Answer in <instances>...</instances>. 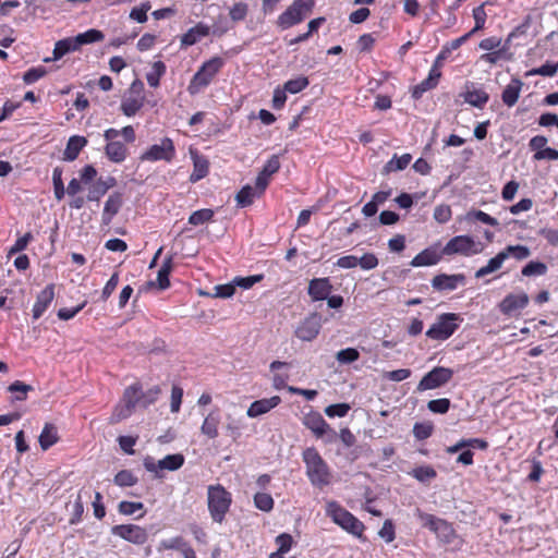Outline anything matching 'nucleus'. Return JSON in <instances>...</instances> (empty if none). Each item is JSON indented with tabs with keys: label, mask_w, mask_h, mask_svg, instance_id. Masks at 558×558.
I'll return each instance as SVG.
<instances>
[{
	"label": "nucleus",
	"mask_w": 558,
	"mask_h": 558,
	"mask_svg": "<svg viewBox=\"0 0 558 558\" xmlns=\"http://www.w3.org/2000/svg\"><path fill=\"white\" fill-rule=\"evenodd\" d=\"M58 441V430L56 426L52 424L47 423L40 435H39V445L43 450L49 449L51 446H53Z\"/></svg>",
	"instance_id": "72a5a7b5"
},
{
	"label": "nucleus",
	"mask_w": 558,
	"mask_h": 558,
	"mask_svg": "<svg viewBox=\"0 0 558 558\" xmlns=\"http://www.w3.org/2000/svg\"><path fill=\"white\" fill-rule=\"evenodd\" d=\"M171 270V258H168L157 272L158 286L161 290L167 289L170 284L169 275Z\"/></svg>",
	"instance_id": "13d9d810"
},
{
	"label": "nucleus",
	"mask_w": 558,
	"mask_h": 558,
	"mask_svg": "<svg viewBox=\"0 0 558 558\" xmlns=\"http://www.w3.org/2000/svg\"><path fill=\"white\" fill-rule=\"evenodd\" d=\"M522 86V81L514 77L505 87L501 94V100L507 107L511 108L517 104L521 94Z\"/></svg>",
	"instance_id": "393cba45"
},
{
	"label": "nucleus",
	"mask_w": 558,
	"mask_h": 558,
	"mask_svg": "<svg viewBox=\"0 0 558 558\" xmlns=\"http://www.w3.org/2000/svg\"><path fill=\"white\" fill-rule=\"evenodd\" d=\"M547 271V266L542 262H529L523 268H522V275L525 277L531 276H543Z\"/></svg>",
	"instance_id": "603ef678"
},
{
	"label": "nucleus",
	"mask_w": 558,
	"mask_h": 558,
	"mask_svg": "<svg viewBox=\"0 0 558 558\" xmlns=\"http://www.w3.org/2000/svg\"><path fill=\"white\" fill-rule=\"evenodd\" d=\"M468 220H476L482 223L492 226V227H498L499 222L496 218L489 216L488 214L482 211V210H471L466 215Z\"/></svg>",
	"instance_id": "864d4df0"
},
{
	"label": "nucleus",
	"mask_w": 558,
	"mask_h": 558,
	"mask_svg": "<svg viewBox=\"0 0 558 558\" xmlns=\"http://www.w3.org/2000/svg\"><path fill=\"white\" fill-rule=\"evenodd\" d=\"M445 254L440 248V243H435L420 252L410 263L412 267L433 266L440 262Z\"/></svg>",
	"instance_id": "f3484780"
},
{
	"label": "nucleus",
	"mask_w": 558,
	"mask_h": 558,
	"mask_svg": "<svg viewBox=\"0 0 558 558\" xmlns=\"http://www.w3.org/2000/svg\"><path fill=\"white\" fill-rule=\"evenodd\" d=\"M116 184V179L108 177L107 179H98L88 190L87 199L98 202L109 189Z\"/></svg>",
	"instance_id": "a878e982"
},
{
	"label": "nucleus",
	"mask_w": 558,
	"mask_h": 558,
	"mask_svg": "<svg viewBox=\"0 0 558 558\" xmlns=\"http://www.w3.org/2000/svg\"><path fill=\"white\" fill-rule=\"evenodd\" d=\"M303 424L318 438L323 437L327 433H331L332 435L336 434L324 420L323 415L315 411H311L304 415Z\"/></svg>",
	"instance_id": "6ab92c4d"
},
{
	"label": "nucleus",
	"mask_w": 558,
	"mask_h": 558,
	"mask_svg": "<svg viewBox=\"0 0 558 558\" xmlns=\"http://www.w3.org/2000/svg\"><path fill=\"white\" fill-rule=\"evenodd\" d=\"M464 101L476 108H484L489 100V95L484 88L477 87L474 83H468L465 90L461 94Z\"/></svg>",
	"instance_id": "412c9836"
},
{
	"label": "nucleus",
	"mask_w": 558,
	"mask_h": 558,
	"mask_svg": "<svg viewBox=\"0 0 558 558\" xmlns=\"http://www.w3.org/2000/svg\"><path fill=\"white\" fill-rule=\"evenodd\" d=\"M111 533L135 545H143L148 539L147 531L136 524H119L111 529Z\"/></svg>",
	"instance_id": "4468645a"
},
{
	"label": "nucleus",
	"mask_w": 558,
	"mask_h": 558,
	"mask_svg": "<svg viewBox=\"0 0 558 558\" xmlns=\"http://www.w3.org/2000/svg\"><path fill=\"white\" fill-rule=\"evenodd\" d=\"M414 514L422 522V525L435 533L442 544L451 546V549L454 551L462 549L464 539L457 534L449 522L434 514L426 513L420 508L415 509Z\"/></svg>",
	"instance_id": "f257e3e1"
},
{
	"label": "nucleus",
	"mask_w": 558,
	"mask_h": 558,
	"mask_svg": "<svg viewBox=\"0 0 558 558\" xmlns=\"http://www.w3.org/2000/svg\"><path fill=\"white\" fill-rule=\"evenodd\" d=\"M434 426L429 422L415 423L413 426V435L417 440H425L433 434Z\"/></svg>",
	"instance_id": "5fc2aeb1"
},
{
	"label": "nucleus",
	"mask_w": 558,
	"mask_h": 558,
	"mask_svg": "<svg viewBox=\"0 0 558 558\" xmlns=\"http://www.w3.org/2000/svg\"><path fill=\"white\" fill-rule=\"evenodd\" d=\"M47 73V70L45 66H34V68H31L28 69L24 75H23V80L26 84H34L36 83L38 80H40L41 77H44Z\"/></svg>",
	"instance_id": "0e129e2a"
},
{
	"label": "nucleus",
	"mask_w": 558,
	"mask_h": 558,
	"mask_svg": "<svg viewBox=\"0 0 558 558\" xmlns=\"http://www.w3.org/2000/svg\"><path fill=\"white\" fill-rule=\"evenodd\" d=\"M465 282V277L462 274L446 275L440 274L433 278L432 287L438 291H453L460 284Z\"/></svg>",
	"instance_id": "4be33fe9"
},
{
	"label": "nucleus",
	"mask_w": 558,
	"mask_h": 558,
	"mask_svg": "<svg viewBox=\"0 0 558 558\" xmlns=\"http://www.w3.org/2000/svg\"><path fill=\"white\" fill-rule=\"evenodd\" d=\"M450 404H451V402L449 399L440 398V399L430 400L427 403V409L433 413L445 414L449 411Z\"/></svg>",
	"instance_id": "e2e57ef3"
},
{
	"label": "nucleus",
	"mask_w": 558,
	"mask_h": 558,
	"mask_svg": "<svg viewBox=\"0 0 558 558\" xmlns=\"http://www.w3.org/2000/svg\"><path fill=\"white\" fill-rule=\"evenodd\" d=\"M243 423L240 418H232L228 416L226 424L227 434L233 439L238 440L242 435Z\"/></svg>",
	"instance_id": "bf43d9fd"
},
{
	"label": "nucleus",
	"mask_w": 558,
	"mask_h": 558,
	"mask_svg": "<svg viewBox=\"0 0 558 558\" xmlns=\"http://www.w3.org/2000/svg\"><path fill=\"white\" fill-rule=\"evenodd\" d=\"M83 513H84V502H83L81 493H78L76 499L74 500V502L72 505L71 518L69 520V523L71 525H75V524L80 523L82 520Z\"/></svg>",
	"instance_id": "6e6d98bb"
},
{
	"label": "nucleus",
	"mask_w": 558,
	"mask_h": 558,
	"mask_svg": "<svg viewBox=\"0 0 558 558\" xmlns=\"http://www.w3.org/2000/svg\"><path fill=\"white\" fill-rule=\"evenodd\" d=\"M192 159L194 169L190 177V181L195 183L208 174L209 162L206 157L198 155L197 153H192Z\"/></svg>",
	"instance_id": "c85d7f7f"
},
{
	"label": "nucleus",
	"mask_w": 558,
	"mask_h": 558,
	"mask_svg": "<svg viewBox=\"0 0 558 558\" xmlns=\"http://www.w3.org/2000/svg\"><path fill=\"white\" fill-rule=\"evenodd\" d=\"M501 252L507 254V259L513 257L517 260H523L531 255L530 248L521 244L508 245Z\"/></svg>",
	"instance_id": "c03bdc74"
},
{
	"label": "nucleus",
	"mask_w": 558,
	"mask_h": 558,
	"mask_svg": "<svg viewBox=\"0 0 558 558\" xmlns=\"http://www.w3.org/2000/svg\"><path fill=\"white\" fill-rule=\"evenodd\" d=\"M505 260H507V254L500 251L496 256L490 258L485 266L476 270L475 278H484L485 276L499 270Z\"/></svg>",
	"instance_id": "2f4dec72"
},
{
	"label": "nucleus",
	"mask_w": 558,
	"mask_h": 558,
	"mask_svg": "<svg viewBox=\"0 0 558 558\" xmlns=\"http://www.w3.org/2000/svg\"><path fill=\"white\" fill-rule=\"evenodd\" d=\"M482 252V246L471 235H456L442 247L445 255L472 256Z\"/></svg>",
	"instance_id": "1a4fd4ad"
},
{
	"label": "nucleus",
	"mask_w": 558,
	"mask_h": 558,
	"mask_svg": "<svg viewBox=\"0 0 558 558\" xmlns=\"http://www.w3.org/2000/svg\"><path fill=\"white\" fill-rule=\"evenodd\" d=\"M558 72V61L557 62H546L543 65L538 68L531 69L526 72V76H546V77H553Z\"/></svg>",
	"instance_id": "79ce46f5"
},
{
	"label": "nucleus",
	"mask_w": 558,
	"mask_h": 558,
	"mask_svg": "<svg viewBox=\"0 0 558 558\" xmlns=\"http://www.w3.org/2000/svg\"><path fill=\"white\" fill-rule=\"evenodd\" d=\"M208 34V26L199 23L196 26L190 28L185 34H183V36L181 37V45L185 47L193 46L203 37H206Z\"/></svg>",
	"instance_id": "c756f323"
},
{
	"label": "nucleus",
	"mask_w": 558,
	"mask_h": 558,
	"mask_svg": "<svg viewBox=\"0 0 558 558\" xmlns=\"http://www.w3.org/2000/svg\"><path fill=\"white\" fill-rule=\"evenodd\" d=\"M78 49L88 44L98 43L104 39V34L95 28H90L84 33H80L74 36Z\"/></svg>",
	"instance_id": "a19ab883"
},
{
	"label": "nucleus",
	"mask_w": 558,
	"mask_h": 558,
	"mask_svg": "<svg viewBox=\"0 0 558 558\" xmlns=\"http://www.w3.org/2000/svg\"><path fill=\"white\" fill-rule=\"evenodd\" d=\"M144 83L141 80H135L131 83L129 89L122 97L120 110L129 118L134 117L144 106Z\"/></svg>",
	"instance_id": "6e6552de"
},
{
	"label": "nucleus",
	"mask_w": 558,
	"mask_h": 558,
	"mask_svg": "<svg viewBox=\"0 0 558 558\" xmlns=\"http://www.w3.org/2000/svg\"><path fill=\"white\" fill-rule=\"evenodd\" d=\"M225 60L221 57H213L205 61L197 72L193 75L187 90L191 95L199 93L207 87L216 74L223 68Z\"/></svg>",
	"instance_id": "39448f33"
},
{
	"label": "nucleus",
	"mask_w": 558,
	"mask_h": 558,
	"mask_svg": "<svg viewBox=\"0 0 558 558\" xmlns=\"http://www.w3.org/2000/svg\"><path fill=\"white\" fill-rule=\"evenodd\" d=\"M326 515L332 522L339 525L345 532L361 538L365 526L362 521L354 517L350 511L340 506L337 501H328L326 505Z\"/></svg>",
	"instance_id": "20e7f679"
},
{
	"label": "nucleus",
	"mask_w": 558,
	"mask_h": 558,
	"mask_svg": "<svg viewBox=\"0 0 558 558\" xmlns=\"http://www.w3.org/2000/svg\"><path fill=\"white\" fill-rule=\"evenodd\" d=\"M412 160L410 154H403L402 156L393 155V157L385 165L384 171L386 173L401 171L405 169Z\"/></svg>",
	"instance_id": "4c0bfd02"
},
{
	"label": "nucleus",
	"mask_w": 558,
	"mask_h": 558,
	"mask_svg": "<svg viewBox=\"0 0 558 558\" xmlns=\"http://www.w3.org/2000/svg\"><path fill=\"white\" fill-rule=\"evenodd\" d=\"M254 505L257 509L269 512L274 508V499L267 493H257L254 496Z\"/></svg>",
	"instance_id": "3c124183"
},
{
	"label": "nucleus",
	"mask_w": 558,
	"mask_h": 558,
	"mask_svg": "<svg viewBox=\"0 0 558 558\" xmlns=\"http://www.w3.org/2000/svg\"><path fill=\"white\" fill-rule=\"evenodd\" d=\"M87 144V140L83 136L74 135L68 141L66 147L63 151V160L73 161L77 158L80 151Z\"/></svg>",
	"instance_id": "cd10ccee"
},
{
	"label": "nucleus",
	"mask_w": 558,
	"mask_h": 558,
	"mask_svg": "<svg viewBox=\"0 0 558 558\" xmlns=\"http://www.w3.org/2000/svg\"><path fill=\"white\" fill-rule=\"evenodd\" d=\"M161 389L159 386H154L146 391L141 390V407L147 408L150 404L155 403L160 395Z\"/></svg>",
	"instance_id": "052dcab7"
},
{
	"label": "nucleus",
	"mask_w": 558,
	"mask_h": 558,
	"mask_svg": "<svg viewBox=\"0 0 558 558\" xmlns=\"http://www.w3.org/2000/svg\"><path fill=\"white\" fill-rule=\"evenodd\" d=\"M484 7H485V3L473 9V19H474L475 25L469 33H466L470 37L473 34H475L476 32H478L485 27L487 14L485 12Z\"/></svg>",
	"instance_id": "49530a36"
},
{
	"label": "nucleus",
	"mask_w": 558,
	"mask_h": 558,
	"mask_svg": "<svg viewBox=\"0 0 558 558\" xmlns=\"http://www.w3.org/2000/svg\"><path fill=\"white\" fill-rule=\"evenodd\" d=\"M529 304V295L525 292L510 293L499 304L504 315L513 316L519 314Z\"/></svg>",
	"instance_id": "dca6fc26"
},
{
	"label": "nucleus",
	"mask_w": 558,
	"mask_h": 558,
	"mask_svg": "<svg viewBox=\"0 0 558 558\" xmlns=\"http://www.w3.org/2000/svg\"><path fill=\"white\" fill-rule=\"evenodd\" d=\"M513 58L512 52H507V48H499L495 51H488L480 57L481 61L489 64H496L499 61H510Z\"/></svg>",
	"instance_id": "ea45409f"
},
{
	"label": "nucleus",
	"mask_w": 558,
	"mask_h": 558,
	"mask_svg": "<svg viewBox=\"0 0 558 558\" xmlns=\"http://www.w3.org/2000/svg\"><path fill=\"white\" fill-rule=\"evenodd\" d=\"M359 357H360V353L354 348H347V349L340 350L336 356L337 361L340 364L353 363V362L357 361Z\"/></svg>",
	"instance_id": "680f3d73"
},
{
	"label": "nucleus",
	"mask_w": 558,
	"mask_h": 558,
	"mask_svg": "<svg viewBox=\"0 0 558 558\" xmlns=\"http://www.w3.org/2000/svg\"><path fill=\"white\" fill-rule=\"evenodd\" d=\"M302 456L311 484L316 487L329 485L331 474L319 452L315 448L310 447L303 451Z\"/></svg>",
	"instance_id": "f03ea898"
},
{
	"label": "nucleus",
	"mask_w": 558,
	"mask_h": 558,
	"mask_svg": "<svg viewBox=\"0 0 558 558\" xmlns=\"http://www.w3.org/2000/svg\"><path fill=\"white\" fill-rule=\"evenodd\" d=\"M469 38H470V36L468 34H464L461 37L456 38V39L451 40L450 43H447L441 48L440 52L438 53L436 61H435V65H437L441 61L446 60L453 50H457L458 48H460Z\"/></svg>",
	"instance_id": "e433bc0d"
},
{
	"label": "nucleus",
	"mask_w": 558,
	"mask_h": 558,
	"mask_svg": "<svg viewBox=\"0 0 558 558\" xmlns=\"http://www.w3.org/2000/svg\"><path fill=\"white\" fill-rule=\"evenodd\" d=\"M308 78L306 76L301 75L295 78L287 81L283 85V89L290 94H298L305 89L308 86Z\"/></svg>",
	"instance_id": "a18cd8bd"
},
{
	"label": "nucleus",
	"mask_w": 558,
	"mask_h": 558,
	"mask_svg": "<svg viewBox=\"0 0 558 558\" xmlns=\"http://www.w3.org/2000/svg\"><path fill=\"white\" fill-rule=\"evenodd\" d=\"M150 10V3L148 1L143 2L140 7H135L131 10L130 17L137 23H145L147 21V12Z\"/></svg>",
	"instance_id": "69168bd1"
},
{
	"label": "nucleus",
	"mask_w": 558,
	"mask_h": 558,
	"mask_svg": "<svg viewBox=\"0 0 558 558\" xmlns=\"http://www.w3.org/2000/svg\"><path fill=\"white\" fill-rule=\"evenodd\" d=\"M122 205V196L119 193L111 194L105 203L102 211V221L109 223L118 214Z\"/></svg>",
	"instance_id": "7c9ffc66"
},
{
	"label": "nucleus",
	"mask_w": 558,
	"mask_h": 558,
	"mask_svg": "<svg viewBox=\"0 0 558 558\" xmlns=\"http://www.w3.org/2000/svg\"><path fill=\"white\" fill-rule=\"evenodd\" d=\"M332 289L328 277L314 278L308 282L307 294L313 302L325 301L331 294Z\"/></svg>",
	"instance_id": "a211bd4d"
},
{
	"label": "nucleus",
	"mask_w": 558,
	"mask_h": 558,
	"mask_svg": "<svg viewBox=\"0 0 558 558\" xmlns=\"http://www.w3.org/2000/svg\"><path fill=\"white\" fill-rule=\"evenodd\" d=\"M214 217V210L209 208L198 209L191 214L189 223L193 226H201L210 221Z\"/></svg>",
	"instance_id": "de8ad7c7"
},
{
	"label": "nucleus",
	"mask_w": 558,
	"mask_h": 558,
	"mask_svg": "<svg viewBox=\"0 0 558 558\" xmlns=\"http://www.w3.org/2000/svg\"><path fill=\"white\" fill-rule=\"evenodd\" d=\"M54 299V284H48L41 290L37 296L32 310L33 319H39L49 308Z\"/></svg>",
	"instance_id": "aec40b11"
},
{
	"label": "nucleus",
	"mask_w": 558,
	"mask_h": 558,
	"mask_svg": "<svg viewBox=\"0 0 558 558\" xmlns=\"http://www.w3.org/2000/svg\"><path fill=\"white\" fill-rule=\"evenodd\" d=\"M175 157V146L171 138L163 137L158 144L148 147L142 155V161H166L171 162Z\"/></svg>",
	"instance_id": "9d476101"
},
{
	"label": "nucleus",
	"mask_w": 558,
	"mask_h": 558,
	"mask_svg": "<svg viewBox=\"0 0 558 558\" xmlns=\"http://www.w3.org/2000/svg\"><path fill=\"white\" fill-rule=\"evenodd\" d=\"M453 371L451 368L436 366L420 380L416 390L423 392L426 390H433L445 386L451 380Z\"/></svg>",
	"instance_id": "9b49d317"
},
{
	"label": "nucleus",
	"mask_w": 558,
	"mask_h": 558,
	"mask_svg": "<svg viewBox=\"0 0 558 558\" xmlns=\"http://www.w3.org/2000/svg\"><path fill=\"white\" fill-rule=\"evenodd\" d=\"M122 402L135 409V407H141V385L133 384L129 386L122 397Z\"/></svg>",
	"instance_id": "58836bf2"
},
{
	"label": "nucleus",
	"mask_w": 558,
	"mask_h": 558,
	"mask_svg": "<svg viewBox=\"0 0 558 558\" xmlns=\"http://www.w3.org/2000/svg\"><path fill=\"white\" fill-rule=\"evenodd\" d=\"M232 504L231 494L220 484L207 488V506L210 518L216 523H222Z\"/></svg>",
	"instance_id": "7ed1b4c3"
},
{
	"label": "nucleus",
	"mask_w": 558,
	"mask_h": 558,
	"mask_svg": "<svg viewBox=\"0 0 558 558\" xmlns=\"http://www.w3.org/2000/svg\"><path fill=\"white\" fill-rule=\"evenodd\" d=\"M187 542L182 536H174L159 542L157 550H182Z\"/></svg>",
	"instance_id": "37998d69"
},
{
	"label": "nucleus",
	"mask_w": 558,
	"mask_h": 558,
	"mask_svg": "<svg viewBox=\"0 0 558 558\" xmlns=\"http://www.w3.org/2000/svg\"><path fill=\"white\" fill-rule=\"evenodd\" d=\"M440 75V72L436 69V66H434L429 71L428 76L413 88L412 97L414 99H420L424 93L436 87Z\"/></svg>",
	"instance_id": "bb28decb"
},
{
	"label": "nucleus",
	"mask_w": 558,
	"mask_h": 558,
	"mask_svg": "<svg viewBox=\"0 0 558 558\" xmlns=\"http://www.w3.org/2000/svg\"><path fill=\"white\" fill-rule=\"evenodd\" d=\"M260 197L259 193L251 185L243 186L236 194L235 201L239 207H247L255 198Z\"/></svg>",
	"instance_id": "c9c22d12"
},
{
	"label": "nucleus",
	"mask_w": 558,
	"mask_h": 558,
	"mask_svg": "<svg viewBox=\"0 0 558 558\" xmlns=\"http://www.w3.org/2000/svg\"><path fill=\"white\" fill-rule=\"evenodd\" d=\"M184 456L181 453L168 454L159 461H155L151 457L144 459V468L151 473H155L157 477H161L160 471H177L184 464Z\"/></svg>",
	"instance_id": "f8f14e48"
},
{
	"label": "nucleus",
	"mask_w": 558,
	"mask_h": 558,
	"mask_svg": "<svg viewBox=\"0 0 558 558\" xmlns=\"http://www.w3.org/2000/svg\"><path fill=\"white\" fill-rule=\"evenodd\" d=\"M114 484L120 487H130L137 483V478L129 470H122L114 476Z\"/></svg>",
	"instance_id": "4d7b16f0"
},
{
	"label": "nucleus",
	"mask_w": 558,
	"mask_h": 558,
	"mask_svg": "<svg viewBox=\"0 0 558 558\" xmlns=\"http://www.w3.org/2000/svg\"><path fill=\"white\" fill-rule=\"evenodd\" d=\"M462 322L463 318L459 314H440L426 331V337L432 340L445 341L456 332Z\"/></svg>",
	"instance_id": "423d86ee"
},
{
	"label": "nucleus",
	"mask_w": 558,
	"mask_h": 558,
	"mask_svg": "<svg viewBox=\"0 0 558 558\" xmlns=\"http://www.w3.org/2000/svg\"><path fill=\"white\" fill-rule=\"evenodd\" d=\"M322 328V317L317 313L308 315L295 329V336L302 341L314 340Z\"/></svg>",
	"instance_id": "2eb2a0df"
},
{
	"label": "nucleus",
	"mask_w": 558,
	"mask_h": 558,
	"mask_svg": "<svg viewBox=\"0 0 558 558\" xmlns=\"http://www.w3.org/2000/svg\"><path fill=\"white\" fill-rule=\"evenodd\" d=\"M52 183H53V192L54 196L58 201H61L64 197L65 190L62 180V169L56 167L52 172Z\"/></svg>",
	"instance_id": "8fccbe9b"
},
{
	"label": "nucleus",
	"mask_w": 558,
	"mask_h": 558,
	"mask_svg": "<svg viewBox=\"0 0 558 558\" xmlns=\"http://www.w3.org/2000/svg\"><path fill=\"white\" fill-rule=\"evenodd\" d=\"M350 411V405L348 403H336L328 405L325 409V413L329 417H343Z\"/></svg>",
	"instance_id": "774afa93"
},
{
	"label": "nucleus",
	"mask_w": 558,
	"mask_h": 558,
	"mask_svg": "<svg viewBox=\"0 0 558 558\" xmlns=\"http://www.w3.org/2000/svg\"><path fill=\"white\" fill-rule=\"evenodd\" d=\"M314 3L307 0H295L289 5L277 20V26L281 29H289L300 24L311 14Z\"/></svg>",
	"instance_id": "0eeeda50"
},
{
	"label": "nucleus",
	"mask_w": 558,
	"mask_h": 558,
	"mask_svg": "<svg viewBox=\"0 0 558 558\" xmlns=\"http://www.w3.org/2000/svg\"><path fill=\"white\" fill-rule=\"evenodd\" d=\"M234 292L235 286L234 282L232 281L230 283L215 286L211 296L219 299H229L234 294Z\"/></svg>",
	"instance_id": "338daca9"
},
{
	"label": "nucleus",
	"mask_w": 558,
	"mask_h": 558,
	"mask_svg": "<svg viewBox=\"0 0 558 558\" xmlns=\"http://www.w3.org/2000/svg\"><path fill=\"white\" fill-rule=\"evenodd\" d=\"M104 137L107 141V145L105 148L106 156L112 162L120 163L126 159L128 148L125 144L120 141H117L119 137V132L117 129L110 128L105 131Z\"/></svg>",
	"instance_id": "ddd939ff"
},
{
	"label": "nucleus",
	"mask_w": 558,
	"mask_h": 558,
	"mask_svg": "<svg viewBox=\"0 0 558 558\" xmlns=\"http://www.w3.org/2000/svg\"><path fill=\"white\" fill-rule=\"evenodd\" d=\"M204 415V421L201 425V433L208 439H215L219 436V425L221 423V414L219 409H214Z\"/></svg>",
	"instance_id": "5701e85b"
},
{
	"label": "nucleus",
	"mask_w": 558,
	"mask_h": 558,
	"mask_svg": "<svg viewBox=\"0 0 558 558\" xmlns=\"http://www.w3.org/2000/svg\"><path fill=\"white\" fill-rule=\"evenodd\" d=\"M280 402L281 398L279 396L256 400L248 407L246 415L251 418L258 417L270 412L272 409L278 407Z\"/></svg>",
	"instance_id": "b1692460"
},
{
	"label": "nucleus",
	"mask_w": 558,
	"mask_h": 558,
	"mask_svg": "<svg viewBox=\"0 0 558 558\" xmlns=\"http://www.w3.org/2000/svg\"><path fill=\"white\" fill-rule=\"evenodd\" d=\"M78 50L74 37H68L61 40H58L54 45L53 49V60L61 59L64 54Z\"/></svg>",
	"instance_id": "f704fd0d"
},
{
	"label": "nucleus",
	"mask_w": 558,
	"mask_h": 558,
	"mask_svg": "<svg viewBox=\"0 0 558 558\" xmlns=\"http://www.w3.org/2000/svg\"><path fill=\"white\" fill-rule=\"evenodd\" d=\"M167 66L162 61H155L150 70L146 73V80L150 87H158L160 78L166 74Z\"/></svg>",
	"instance_id": "473e14b6"
},
{
	"label": "nucleus",
	"mask_w": 558,
	"mask_h": 558,
	"mask_svg": "<svg viewBox=\"0 0 558 558\" xmlns=\"http://www.w3.org/2000/svg\"><path fill=\"white\" fill-rule=\"evenodd\" d=\"M247 13L248 4L243 1L235 2L229 10L230 19L235 23L244 21Z\"/></svg>",
	"instance_id": "09e8293b"
}]
</instances>
